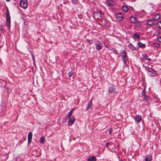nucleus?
<instances>
[{
	"mask_svg": "<svg viewBox=\"0 0 161 161\" xmlns=\"http://www.w3.org/2000/svg\"><path fill=\"white\" fill-rule=\"evenodd\" d=\"M32 134L31 132H29L28 135V142L29 143L31 142Z\"/></svg>",
	"mask_w": 161,
	"mask_h": 161,
	"instance_id": "nucleus-9",
	"label": "nucleus"
},
{
	"mask_svg": "<svg viewBox=\"0 0 161 161\" xmlns=\"http://www.w3.org/2000/svg\"><path fill=\"white\" fill-rule=\"evenodd\" d=\"M3 28V26H0V31H1L2 30V29Z\"/></svg>",
	"mask_w": 161,
	"mask_h": 161,
	"instance_id": "nucleus-39",
	"label": "nucleus"
},
{
	"mask_svg": "<svg viewBox=\"0 0 161 161\" xmlns=\"http://www.w3.org/2000/svg\"><path fill=\"white\" fill-rule=\"evenodd\" d=\"M92 101H90L88 103V104L87 106L86 109H88L90 108L91 107H92Z\"/></svg>",
	"mask_w": 161,
	"mask_h": 161,
	"instance_id": "nucleus-20",
	"label": "nucleus"
},
{
	"mask_svg": "<svg viewBox=\"0 0 161 161\" xmlns=\"http://www.w3.org/2000/svg\"><path fill=\"white\" fill-rule=\"evenodd\" d=\"M156 27L159 29H161V21L157 22Z\"/></svg>",
	"mask_w": 161,
	"mask_h": 161,
	"instance_id": "nucleus-23",
	"label": "nucleus"
},
{
	"mask_svg": "<svg viewBox=\"0 0 161 161\" xmlns=\"http://www.w3.org/2000/svg\"><path fill=\"white\" fill-rule=\"evenodd\" d=\"M136 25L137 27H139L141 25L138 22L136 23Z\"/></svg>",
	"mask_w": 161,
	"mask_h": 161,
	"instance_id": "nucleus-35",
	"label": "nucleus"
},
{
	"mask_svg": "<svg viewBox=\"0 0 161 161\" xmlns=\"http://www.w3.org/2000/svg\"><path fill=\"white\" fill-rule=\"evenodd\" d=\"M160 16L159 14H157L153 16L152 19L155 22L158 20Z\"/></svg>",
	"mask_w": 161,
	"mask_h": 161,
	"instance_id": "nucleus-8",
	"label": "nucleus"
},
{
	"mask_svg": "<svg viewBox=\"0 0 161 161\" xmlns=\"http://www.w3.org/2000/svg\"><path fill=\"white\" fill-rule=\"evenodd\" d=\"M122 59L123 61V62L125 64H126V58H122Z\"/></svg>",
	"mask_w": 161,
	"mask_h": 161,
	"instance_id": "nucleus-31",
	"label": "nucleus"
},
{
	"mask_svg": "<svg viewBox=\"0 0 161 161\" xmlns=\"http://www.w3.org/2000/svg\"><path fill=\"white\" fill-rule=\"evenodd\" d=\"M147 60H148L149 61H150L151 60V59L150 58H147Z\"/></svg>",
	"mask_w": 161,
	"mask_h": 161,
	"instance_id": "nucleus-41",
	"label": "nucleus"
},
{
	"mask_svg": "<svg viewBox=\"0 0 161 161\" xmlns=\"http://www.w3.org/2000/svg\"><path fill=\"white\" fill-rule=\"evenodd\" d=\"M19 5L20 6L25 8H27L28 4L27 2L24 0H21L20 2Z\"/></svg>",
	"mask_w": 161,
	"mask_h": 161,
	"instance_id": "nucleus-3",
	"label": "nucleus"
},
{
	"mask_svg": "<svg viewBox=\"0 0 161 161\" xmlns=\"http://www.w3.org/2000/svg\"><path fill=\"white\" fill-rule=\"evenodd\" d=\"M102 47V44H101L99 42L98 44L96 45V49L99 50L101 49Z\"/></svg>",
	"mask_w": 161,
	"mask_h": 161,
	"instance_id": "nucleus-14",
	"label": "nucleus"
},
{
	"mask_svg": "<svg viewBox=\"0 0 161 161\" xmlns=\"http://www.w3.org/2000/svg\"><path fill=\"white\" fill-rule=\"evenodd\" d=\"M11 21L10 20H7L6 24L8 25V28L9 29H10V25Z\"/></svg>",
	"mask_w": 161,
	"mask_h": 161,
	"instance_id": "nucleus-25",
	"label": "nucleus"
},
{
	"mask_svg": "<svg viewBox=\"0 0 161 161\" xmlns=\"http://www.w3.org/2000/svg\"><path fill=\"white\" fill-rule=\"evenodd\" d=\"M158 42H161V36H159L158 38Z\"/></svg>",
	"mask_w": 161,
	"mask_h": 161,
	"instance_id": "nucleus-37",
	"label": "nucleus"
},
{
	"mask_svg": "<svg viewBox=\"0 0 161 161\" xmlns=\"http://www.w3.org/2000/svg\"><path fill=\"white\" fill-rule=\"evenodd\" d=\"M152 159V157L149 155H148L146 157L145 160L146 161H151Z\"/></svg>",
	"mask_w": 161,
	"mask_h": 161,
	"instance_id": "nucleus-18",
	"label": "nucleus"
},
{
	"mask_svg": "<svg viewBox=\"0 0 161 161\" xmlns=\"http://www.w3.org/2000/svg\"><path fill=\"white\" fill-rule=\"evenodd\" d=\"M40 142L42 144L45 143V137L44 136H42L40 139Z\"/></svg>",
	"mask_w": 161,
	"mask_h": 161,
	"instance_id": "nucleus-17",
	"label": "nucleus"
},
{
	"mask_svg": "<svg viewBox=\"0 0 161 161\" xmlns=\"http://www.w3.org/2000/svg\"><path fill=\"white\" fill-rule=\"evenodd\" d=\"M128 47H129L130 48V49L132 50H134L136 49L135 47L133 46L131 44H129Z\"/></svg>",
	"mask_w": 161,
	"mask_h": 161,
	"instance_id": "nucleus-24",
	"label": "nucleus"
},
{
	"mask_svg": "<svg viewBox=\"0 0 161 161\" xmlns=\"http://www.w3.org/2000/svg\"><path fill=\"white\" fill-rule=\"evenodd\" d=\"M144 67L145 69L148 72H151L153 74H156V72L152 68L149 67L147 66H145Z\"/></svg>",
	"mask_w": 161,
	"mask_h": 161,
	"instance_id": "nucleus-4",
	"label": "nucleus"
},
{
	"mask_svg": "<svg viewBox=\"0 0 161 161\" xmlns=\"http://www.w3.org/2000/svg\"><path fill=\"white\" fill-rule=\"evenodd\" d=\"M122 10L125 12H127L128 11V8L127 6H123L122 8Z\"/></svg>",
	"mask_w": 161,
	"mask_h": 161,
	"instance_id": "nucleus-21",
	"label": "nucleus"
},
{
	"mask_svg": "<svg viewBox=\"0 0 161 161\" xmlns=\"http://www.w3.org/2000/svg\"><path fill=\"white\" fill-rule=\"evenodd\" d=\"M94 15L95 19H101L103 18V14L100 11H94Z\"/></svg>",
	"mask_w": 161,
	"mask_h": 161,
	"instance_id": "nucleus-1",
	"label": "nucleus"
},
{
	"mask_svg": "<svg viewBox=\"0 0 161 161\" xmlns=\"http://www.w3.org/2000/svg\"><path fill=\"white\" fill-rule=\"evenodd\" d=\"M147 24L149 26H152L154 24V22L151 19H148L147 22Z\"/></svg>",
	"mask_w": 161,
	"mask_h": 161,
	"instance_id": "nucleus-10",
	"label": "nucleus"
},
{
	"mask_svg": "<svg viewBox=\"0 0 161 161\" xmlns=\"http://www.w3.org/2000/svg\"><path fill=\"white\" fill-rule=\"evenodd\" d=\"M142 56L143 58L146 60H147V59L148 56L146 54H144L142 55Z\"/></svg>",
	"mask_w": 161,
	"mask_h": 161,
	"instance_id": "nucleus-29",
	"label": "nucleus"
},
{
	"mask_svg": "<svg viewBox=\"0 0 161 161\" xmlns=\"http://www.w3.org/2000/svg\"><path fill=\"white\" fill-rule=\"evenodd\" d=\"M142 97L143 99V100L145 101L146 102H147L148 100V97H147L145 92V88L144 89L142 92Z\"/></svg>",
	"mask_w": 161,
	"mask_h": 161,
	"instance_id": "nucleus-2",
	"label": "nucleus"
},
{
	"mask_svg": "<svg viewBox=\"0 0 161 161\" xmlns=\"http://www.w3.org/2000/svg\"><path fill=\"white\" fill-rule=\"evenodd\" d=\"M100 25H101V24L100 23H98Z\"/></svg>",
	"mask_w": 161,
	"mask_h": 161,
	"instance_id": "nucleus-44",
	"label": "nucleus"
},
{
	"mask_svg": "<svg viewBox=\"0 0 161 161\" xmlns=\"http://www.w3.org/2000/svg\"><path fill=\"white\" fill-rule=\"evenodd\" d=\"M160 45L159 43H155L154 44V46L156 47H159Z\"/></svg>",
	"mask_w": 161,
	"mask_h": 161,
	"instance_id": "nucleus-30",
	"label": "nucleus"
},
{
	"mask_svg": "<svg viewBox=\"0 0 161 161\" xmlns=\"http://www.w3.org/2000/svg\"><path fill=\"white\" fill-rule=\"evenodd\" d=\"M72 3L74 4H78L79 3L78 0H71Z\"/></svg>",
	"mask_w": 161,
	"mask_h": 161,
	"instance_id": "nucleus-28",
	"label": "nucleus"
},
{
	"mask_svg": "<svg viewBox=\"0 0 161 161\" xmlns=\"http://www.w3.org/2000/svg\"><path fill=\"white\" fill-rule=\"evenodd\" d=\"M97 160V159L96 157L94 156H91L89 157L87 159V161H96Z\"/></svg>",
	"mask_w": 161,
	"mask_h": 161,
	"instance_id": "nucleus-16",
	"label": "nucleus"
},
{
	"mask_svg": "<svg viewBox=\"0 0 161 161\" xmlns=\"http://www.w3.org/2000/svg\"><path fill=\"white\" fill-rule=\"evenodd\" d=\"M137 19V18H136V17L132 16L129 19V21L130 23H134L136 22Z\"/></svg>",
	"mask_w": 161,
	"mask_h": 161,
	"instance_id": "nucleus-11",
	"label": "nucleus"
},
{
	"mask_svg": "<svg viewBox=\"0 0 161 161\" xmlns=\"http://www.w3.org/2000/svg\"><path fill=\"white\" fill-rule=\"evenodd\" d=\"M106 4L108 6H113L115 5V3L111 0H108L106 3Z\"/></svg>",
	"mask_w": 161,
	"mask_h": 161,
	"instance_id": "nucleus-7",
	"label": "nucleus"
},
{
	"mask_svg": "<svg viewBox=\"0 0 161 161\" xmlns=\"http://www.w3.org/2000/svg\"><path fill=\"white\" fill-rule=\"evenodd\" d=\"M69 119L68 121V123L70 125H73V123H74L75 121V118L74 117H72L71 118V117L69 118Z\"/></svg>",
	"mask_w": 161,
	"mask_h": 161,
	"instance_id": "nucleus-13",
	"label": "nucleus"
},
{
	"mask_svg": "<svg viewBox=\"0 0 161 161\" xmlns=\"http://www.w3.org/2000/svg\"><path fill=\"white\" fill-rule=\"evenodd\" d=\"M110 144V143H109V142H107V143H106V147H108V145H109V144Z\"/></svg>",
	"mask_w": 161,
	"mask_h": 161,
	"instance_id": "nucleus-38",
	"label": "nucleus"
},
{
	"mask_svg": "<svg viewBox=\"0 0 161 161\" xmlns=\"http://www.w3.org/2000/svg\"><path fill=\"white\" fill-rule=\"evenodd\" d=\"M108 92L110 93H116L117 92L116 90L115 89L114 86H112L109 87Z\"/></svg>",
	"mask_w": 161,
	"mask_h": 161,
	"instance_id": "nucleus-6",
	"label": "nucleus"
},
{
	"mask_svg": "<svg viewBox=\"0 0 161 161\" xmlns=\"http://www.w3.org/2000/svg\"><path fill=\"white\" fill-rule=\"evenodd\" d=\"M6 17L7 16H9L10 15L9 10L7 7H6Z\"/></svg>",
	"mask_w": 161,
	"mask_h": 161,
	"instance_id": "nucleus-27",
	"label": "nucleus"
},
{
	"mask_svg": "<svg viewBox=\"0 0 161 161\" xmlns=\"http://www.w3.org/2000/svg\"><path fill=\"white\" fill-rule=\"evenodd\" d=\"M73 72H72L71 71L70 72H69V77H70L72 76V75L73 74Z\"/></svg>",
	"mask_w": 161,
	"mask_h": 161,
	"instance_id": "nucleus-34",
	"label": "nucleus"
},
{
	"mask_svg": "<svg viewBox=\"0 0 161 161\" xmlns=\"http://www.w3.org/2000/svg\"><path fill=\"white\" fill-rule=\"evenodd\" d=\"M112 132V128H111L110 129L109 131V134H111Z\"/></svg>",
	"mask_w": 161,
	"mask_h": 161,
	"instance_id": "nucleus-32",
	"label": "nucleus"
},
{
	"mask_svg": "<svg viewBox=\"0 0 161 161\" xmlns=\"http://www.w3.org/2000/svg\"><path fill=\"white\" fill-rule=\"evenodd\" d=\"M124 161V160H121V161Z\"/></svg>",
	"mask_w": 161,
	"mask_h": 161,
	"instance_id": "nucleus-43",
	"label": "nucleus"
},
{
	"mask_svg": "<svg viewBox=\"0 0 161 161\" xmlns=\"http://www.w3.org/2000/svg\"><path fill=\"white\" fill-rule=\"evenodd\" d=\"M134 39H138L140 37V35H138L137 32H136L135 33H134Z\"/></svg>",
	"mask_w": 161,
	"mask_h": 161,
	"instance_id": "nucleus-22",
	"label": "nucleus"
},
{
	"mask_svg": "<svg viewBox=\"0 0 161 161\" xmlns=\"http://www.w3.org/2000/svg\"><path fill=\"white\" fill-rule=\"evenodd\" d=\"M114 53H117V51L116 50H114Z\"/></svg>",
	"mask_w": 161,
	"mask_h": 161,
	"instance_id": "nucleus-40",
	"label": "nucleus"
},
{
	"mask_svg": "<svg viewBox=\"0 0 161 161\" xmlns=\"http://www.w3.org/2000/svg\"><path fill=\"white\" fill-rule=\"evenodd\" d=\"M73 109L71 110L69 113L67 115V116H68V118L71 117V116L72 114L73 113Z\"/></svg>",
	"mask_w": 161,
	"mask_h": 161,
	"instance_id": "nucleus-26",
	"label": "nucleus"
},
{
	"mask_svg": "<svg viewBox=\"0 0 161 161\" xmlns=\"http://www.w3.org/2000/svg\"><path fill=\"white\" fill-rule=\"evenodd\" d=\"M121 53V58H126V57L127 53L125 50H124Z\"/></svg>",
	"mask_w": 161,
	"mask_h": 161,
	"instance_id": "nucleus-19",
	"label": "nucleus"
},
{
	"mask_svg": "<svg viewBox=\"0 0 161 161\" xmlns=\"http://www.w3.org/2000/svg\"><path fill=\"white\" fill-rule=\"evenodd\" d=\"M7 20H10V15L9 16H7Z\"/></svg>",
	"mask_w": 161,
	"mask_h": 161,
	"instance_id": "nucleus-36",
	"label": "nucleus"
},
{
	"mask_svg": "<svg viewBox=\"0 0 161 161\" xmlns=\"http://www.w3.org/2000/svg\"><path fill=\"white\" fill-rule=\"evenodd\" d=\"M141 116L139 115H136L135 116V120L138 123H139L141 120Z\"/></svg>",
	"mask_w": 161,
	"mask_h": 161,
	"instance_id": "nucleus-12",
	"label": "nucleus"
},
{
	"mask_svg": "<svg viewBox=\"0 0 161 161\" xmlns=\"http://www.w3.org/2000/svg\"><path fill=\"white\" fill-rule=\"evenodd\" d=\"M137 44L139 47L142 48H144L146 47L145 45L142 43L141 42H139Z\"/></svg>",
	"mask_w": 161,
	"mask_h": 161,
	"instance_id": "nucleus-15",
	"label": "nucleus"
},
{
	"mask_svg": "<svg viewBox=\"0 0 161 161\" xmlns=\"http://www.w3.org/2000/svg\"><path fill=\"white\" fill-rule=\"evenodd\" d=\"M116 15V19L118 20L121 21L122 20L123 16L121 13H117Z\"/></svg>",
	"mask_w": 161,
	"mask_h": 161,
	"instance_id": "nucleus-5",
	"label": "nucleus"
},
{
	"mask_svg": "<svg viewBox=\"0 0 161 161\" xmlns=\"http://www.w3.org/2000/svg\"><path fill=\"white\" fill-rule=\"evenodd\" d=\"M10 0H6L7 2H9Z\"/></svg>",
	"mask_w": 161,
	"mask_h": 161,
	"instance_id": "nucleus-42",
	"label": "nucleus"
},
{
	"mask_svg": "<svg viewBox=\"0 0 161 161\" xmlns=\"http://www.w3.org/2000/svg\"><path fill=\"white\" fill-rule=\"evenodd\" d=\"M32 60H33V63L35 64V58H34V56L33 55H32Z\"/></svg>",
	"mask_w": 161,
	"mask_h": 161,
	"instance_id": "nucleus-33",
	"label": "nucleus"
}]
</instances>
